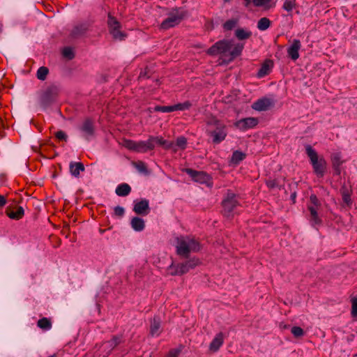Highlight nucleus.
<instances>
[{
    "label": "nucleus",
    "instance_id": "nucleus-30",
    "mask_svg": "<svg viewBox=\"0 0 357 357\" xmlns=\"http://www.w3.org/2000/svg\"><path fill=\"white\" fill-rule=\"evenodd\" d=\"M37 326L43 330L47 331L52 328V322L49 319L43 317L38 321Z\"/></svg>",
    "mask_w": 357,
    "mask_h": 357
},
{
    "label": "nucleus",
    "instance_id": "nucleus-34",
    "mask_svg": "<svg viewBox=\"0 0 357 357\" xmlns=\"http://www.w3.org/2000/svg\"><path fill=\"white\" fill-rule=\"evenodd\" d=\"M121 337L114 336L110 340L107 341L106 344L108 345V347L110 348V350L112 351L116 347H117L121 343Z\"/></svg>",
    "mask_w": 357,
    "mask_h": 357
},
{
    "label": "nucleus",
    "instance_id": "nucleus-50",
    "mask_svg": "<svg viewBox=\"0 0 357 357\" xmlns=\"http://www.w3.org/2000/svg\"><path fill=\"white\" fill-rule=\"evenodd\" d=\"M178 351L175 349H172L169 351L167 357H178Z\"/></svg>",
    "mask_w": 357,
    "mask_h": 357
},
{
    "label": "nucleus",
    "instance_id": "nucleus-19",
    "mask_svg": "<svg viewBox=\"0 0 357 357\" xmlns=\"http://www.w3.org/2000/svg\"><path fill=\"white\" fill-rule=\"evenodd\" d=\"M273 67V62L270 60L267 59L261 65V68L259 69L257 76L259 78H262L266 75H268L271 71V69Z\"/></svg>",
    "mask_w": 357,
    "mask_h": 357
},
{
    "label": "nucleus",
    "instance_id": "nucleus-48",
    "mask_svg": "<svg viewBox=\"0 0 357 357\" xmlns=\"http://www.w3.org/2000/svg\"><path fill=\"white\" fill-rule=\"evenodd\" d=\"M268 188L272 189L278 186V183L275 179H269L266 181Z\"/></svg>",
    "mask_w": 357,
    "mask_h": 357
},
{
    "label": "nucleus",
    "instance_id": "nucleus-39",
    "mask_svg": "<svg viewBox=\"0 0 357 357\" xmlns=\"http://www.w3.org/2000/svg\"><path fill=\"white\" fill-rule=\"evenodd\" d=\"M134 167L142 173H146L147 172V167L143 161H137L133 162Z\"/></svg>",
    "mask_w": 357,
    "mask_h": 357
},
{
    "label": "nucleus",
    "instance_id": "nucleus-52",
    "mask_svg": "<svg viewBox=\"0 0 357 357\" xmlns=\"http://www.w3.org/2000/svg\"><path fill=\"white\" fill-rule=\"evenodd\" d=\"M336 174L339 175L341 173L340 166H333Z\"/></svg>",
    "mask_w": 357,
    "mask_h": 357
},
{
    "label": "nucleus",
    "instance_id": "nucleus-4",
    "mask_svg": "<svg viewBox=\"0 0 357 357\" xmlns=\"http://www.w3.org/2000/svg\"><path fill=\"white\" fill-rule=\"evenodd\" d=\"M238 195L232 190H228L222 200V215L227 218L232 219L236 213V209L241 206Z\"/></svg>",
    "mask_w": 357,
    "mask_h": 357
},
{
    "label": "nucleus",
    "instance_id": "nucleus-8",
    "mask_svg": "<svg viewBox=\"0 0 357 357\" xmlns=\"http://www.w3.org/2000/svg\"><path fill=\"white\" fill-rule=\"evenodd\" d=\"M107 25L109 33L113 38L119 40H124L127 37V33L121 30V23L117 19L110 14H108Z\"/></svg>",
    "mask_w": 357,
    "mask_h": 357
},
{
    "label": "nucleus",
    "instance_id": "nucleus-20",
    "mask_svg": "<svg viewBox=\"0 0 357 357\" xmlns=\"http://www.w3.org/2000/svg\"><path fill=\"white\" fill-rule=\"evenodd\" d=\"M89 29V25L86 23L76 24L73 28L70 36L72 38H78L83 36Z\"/></svg>",
    "mask_w": 357,
    "mask_h": 357
},
{
    "label": "nucleus",
    "instance_id": "nucleus-31",
    "mask_svg": "<svg viewBox=\"0 0 357 357\" xmlns=\"http://www.w3.org/2000/svg\"><path fill=\"white\" fill-rule=\"evenodd\" d=\"M271 24V20L267 17L261 18L257 22V28L260 31H266Z\"/></svg>",
    "mask_w": 357,
    "mask_h": 357
},
{
    "label": "nucleus",
    "instance_id": "nucleus-27",
    "mask_svg": "<svg viewBox=\"0 0 357 357\" xmlns=\"http://www.w3.org/2000/svg\"><path fill=\"white\" fill-rule=\"evenodd\" d=\"M235 36L240 40H246L252 36V32L243 28H238L235 31Z\"/></svg>",
    "mask_w": 357,
    "mask_h": 357
},
{
    "label": "nucleus",
    "instance_id": "nucleus-45",
    "mask_svg": "<svg viewBox=\"0 0 357 357\" xmlns=\"http://www.w3.org/2000/svg\"><path fill=\"white\" fill-rule=\"evenodd\" d=\"M55 137L60 141H67L68 136L62 130H59L55 133Z\"/></svg>",
    "mask_w": 357,
    "mask_h": 357
},
{
    "label": "nucleus",
    "instance_id": "nucleus-5",
    "mask_svg": "<svg viewBox=\"0 0 357 357\" xmlns=\"http://www.w3.org/2000/svg\"><path fill=\"white\" fill-rule=\"evenodd\" d=\"M305 152L310 159L314 173L319 178H322L326 171L327 162L324 157H319L317 151L310 146H305Z\"/></svg>",
    "mask_w": 357,
    "mask_h": 357
},
{
    "label": "nucleus",
    "instance_id": "nucleus-22",
    "mask_svg": "<svg viewBox=\"0 0 357 357\" xmlns=\"http://www.w3.org/2000/svg\"><path fill=\"white\" fill-rule=\"evenodd\" d=\"M340 194L344 203L349 206L351 204L352 201L351 199V189L345 185H343L340 188Z\"/></svg>",
    "mask_w": 357,
    "mask_h": 357
},
{
    "label": "nucleus",
    "instance_id": "nucleus-21",
    "mask_svg": "<svg viewBox=\"0 0 357 357\" xmlns=\"http://www.w3.org/2000/svg\"><path fill=\"white\" fill-rule=\"evenodd\" d=\"M149 137L152 145L155 146V144H157L165 149H169L172 147V144L165 139L162 137H155L151 135Z\"/></svg>",
    "mask_w": 357,
    "mask_h": 357
},
{
    "label": "nucleus",
    "instance_id": "nucleus-24",
    "mask_svg": "<svg viewBox=\"0 0 357 357\" xmlns=\"http://www.w3.org/2000/svg\"><path fill=\"white\" fill-rule=\"evenodd\" d=\"M130 225L132 228L137 231H141L145 227V222L144 220L139 217H134L132 218Z\"/></svg>",
    "mask_w": 357,
    "mask_h": 357
},
{
    "label": "nucleus",
    "instance_id": "nucleus-3",
    "mask_svg": "<svg viewBox=\"0 0 357 357\" xmlns=\"http://www.w3.org/2000/svg\"><path fill=\"white\" fill-rule=\"evenodd\" d=\"M206 123L208 127L206 132L213 137L214 144H220L225 139L227 135V127L221 121L211 115L207 117Z\"/></svg>",
    "mask_w": 357,
    "mask_h": 357
},
{
    "label": "nucleus",
    "instance_id": "nucleus-38",
    "mask_svg": "<svg viewBox=\"0 0 357 357\" xmlns=\"http://www.w3.org/2000/svg\"><path fill=\"white\" fill-rule=\"evenodd\" d=\"M237 24V20L235 19H231L226 21L223 24V28L225 30L231 31L232 30L236 25Z\"/></svg>",
    "mask_w": 357,
    "mask_h": 357
},
{
    "label": "nucleus",
    "instance_id": "nucleus-14",
    "mask_svg": "<svg viewBox=\"0 0 357 357\" xmlns=\"http://www.w3.org/2000/svg\"><path fill=\"white\" fill-rule=\"evenodd\" d=\"M273 105V101L267 98H262L255 101L252 107L253 109L259 112L266 111Z\"/></svg>",
    "mask_w": 357,
    "mask_h": 357
},
{
    "label": "nucleus",
    "instance_id": "nucleus-6",
    "mask_svg": "<svg viewBox=\"0 0 357 357\" xmlns=\"http://www.w3.org/2000/svg\"><path fill=\"white\" fill-rule=\"evenodd\" d=\"M188 12L182 8H172L168 17L164 20L160 25L161 29L167 30L179 24L187 16Z\"/></svg>",
    "mask_w": 357,
    "mask_h": 357
},
{
    "label": "nucleus",
    "instance_id": "nucleus-51",
    "mask_svg": "<svg viewBox=\"0 0 357 357\" xmlns=\"http://www.w3.org/2000/svg\"><path fill=\"white\" fill-rule=\"evenodd\" d=\"M6 204V199L4 196L0 195V208L4 206Z\"/></svg>",
    "mask_w": 357,
    "mask_h": 357
},
{
    "label": "nucleus",
    "instance_id": "nucleus-41",
    "mask_svg": "<svg viewBox=\"0 0 357 357\" xmlns=\"http://www.w3.org/2000/svg\"><path fill=\"white\" fill-rule=\"evenodd\" d=\"M291 332L295 337H301L304 335L303 329L299 326H293Z\"/></svg>",
    "mask_w": 357,
    "mask_h": 357
},
{
    "label": "nucleus",
    "instance_id": "nucleus-33",
    "mask_svg": "<svg viewBox=\"0 0 357 357\" xmlns=\"http://www.w3.org/2000/svg\"><path fill=\"white\" fill-rule=\"evenodd\" d=\"M155 112H172L176 111L175 105L170 106H160L157 105L154 107Z\"/></svg>",
    "mask_w": 357,
    "mask_h": 357
},
{
    "label": "nucleus",
    "instance_id": "nucleus-29",
    "mask_svg": "<svg viewBox=\"0 0 357 357\" xmlns=\"http://www.w3.org/2000/svg\"><path fill=\"white\" fill-rule=\"evenodd\" d=\"M245 156L246 155L244 153L239 151H235L232 153L231 162L233 164L238 165L240 162H241L245 158Z\"/></svg>",
    "mask_w": 357,
    "mask_h": 357
},
{
    "label": "nucleus",
    "instance_id": "nucleus-36",
    "mask_svg": "<svg viewBox=\"0 0 357 357\" xmlns=\"http://www.w3.org/2000/svg\"><path fill=\"white\" fill-rule=\"evenodd\" d=\"M123 146L128 149V150L135 151L136 141H133L132 139H124L122 142Z\"/></svg>",
    "mask_w": 357,
    "mask_h": 357
},
{
    "label": "nucleus",
    "instance_id": "nucleus-32",
    "mask_svg": "<svg viewBox=\"0 0 357 357\" xmlns=\"http://www.w3.org/2000/svg\"><path fill=\"white\" fill-rule=\"evenodd\" d=\"M49 73V70L47 67H40L37 70V78L40 80L44 81Z\"/></svg>",
    "mask_w": 357,
    "mask_h": 357
},
{
    "label": "nucleus",
    "instance_id": "nucleus-53",
    "mask_svg": "<svg viewBox=\"0 0 357 357\" xmlns=\"http://www.w3.org/2000/svg\"><path fill=\"white\" fill-rule=\"evenodd\" d=\"M52 238L56 239L57 241V244L54 245V247H59L61 245V240L58 238L56 236H52Z\"/></svg>",
    "mask_w": 357,
    "mask_h": 357
},
{
    "label": "nucleus",
    "instance_id": "nucleus-46",
    "mask_svg": "<svg viewBox=\"0 0 357 357\" xmlns=\"http://www.w3.org/2000/svg\"><path fill=\"white\" fill-rule=\"evenodd\" d=\"M114 215L117 217L121 218L124 215V208L121 206H116L114 209Z\"/></svg>",
    "mask_w": 357,
    "mask_h": 357
},
{
    "label": "nucleus",
    "instance_id": "nucleus-7",
    "mask_svg": "<svg viewBox=\"0 0 357 357\" xmlns=\"http://www.w3.org/2000/svg\"><path fill=\"white\" fill-rule=\"evenodd\" d=\"M199 264L200 262L198 259L192 258L181 264H175L172 263L167 270L171 275H181L188 273L190 269L195 268Z\"/></svg>",
    "mask_w": 357,
    "mask_h": 357
},
{
    "label": "nucleus",
    "instance_id": "nucleus-1",
    "mask_svg": "<svg viewBox=\"0 0 357 357\" xmlns=\"http://www.w3.org/2000/svg\"><path fill=\"white\" fill-rule=\"evenodd\" d=\"M243 49L244 43H235L233 40L223 39L217 41L206 52L212 56L220 55L228 57V61H231L242 54Z\"/></svg>",
    "mask_w": 357,
    "mask_h": 357
},
{
    "label": "nucleus",
    "instance_id": "nucleus-12",
    "mask_svg": "<svg viewBox=\"0 0 357 357\" xmlns=\"http://www.w3.org/2000/svg\"><path fill=\"white\" fill-rule=\"evenodd\" d=\"M258 119L255 117L242 119L236 122L235 126L241 130L253 128L258 124Z\"/></svg>",
    "mask_w": 357,
    "mask_h": 357
},
{
    "label": "nucleus",
    "instance_id": "nucleus-40",
    "mask_svg": "<svg viewBox=\"0 0 357 357\" xmlns=\"http://www.w3.org/2000/svg\"><path fill=\"white\" fill-rule=\"evenodd\" d=\"M62 54L65 58H67L68 59H73L75 56L73 49L69 47H66L63 50Z\"/></svg>",
    "mask_w": 357,
    "mask_h": 357
},
{
    "label": "nucleus",
    "instance_id": "nucleus-35",
    "mask_svg": "<svg viewBox=\"0 0 357 357\" xmlns=\"http://www.w3.org/2000/svg\"><path fill=\"white\" fill-rule=\"evenodd\" d=\"M296 0H285L282 5L283 9L287 12L292 11V10L296 8Z\"/></svg>",
    "mask_w": 357,
    "mask_h": 357
},
{
    "label": "nucleus",
    "instance_id": "nucleus-44",
    "mask_svg": "<svg viewBox=\"0 0 357 357\" xmlns=\"http://www.w3.org/2000/svg\"><path fill=\"white\" fill-rule=\"evenodd\" d=\"M333 166H341L342 161L340 154H335L332 158Z\"/></svg>",
    "mask_w": 357,
    "mask_h": 357
},
{
    "label": "nucleus",
    "instance_id": "nucleus-56",
    "mask_svg": "<svg viewBox=\"0 0 357 357\" xmlns=\"http://www.w3.org/2000/svg\"><path fill=\"white\" fill-rule=\"evenodd\" d=\"M145 76V74H143V73H141L139 74V79H142V77H144Z\"/></svg>",
    "mask_w": 357,
    "mask_h": 357
},
{
    "label": "nucleus",
    "instance_id": "nucleus-18",
    "mask_svg": "<svg viewBox=\"0 0 357 357\" xmlns=\"http://www.w3.org/2000/svg\"><path fill=\"white\" fill-rule=\"evenodd\" d=\"M155 149V145H152L149 137L147 141H138L136 142L135 152L146 153L149 151H152Z\"/></svg>",
    "mask_w": 357,
    "mask_h": 357
},
{
    "label": "nucleus",
    "instance_id": "nucleus-25",
    "mask_svg": "<svg viewBox=\"0 0 357 357\" xmlns=\"http://www.w3.org/2000/svg\"><path fill=\"white\" fill-rule=\"evenodd\" d=\"M317 209L318 208L317 207L308 206V210L310 213V220L312 225H319L321 222V220L318 216Z\"/></svg>",
    "mask_w": 357,
    "mask_h": 357
},
{
    "label": "nucleus",
    "instance_id": "nucleus-47",
    "mask_svg": "<svg viewBox=\"0 0 357 357\" xmlns=\"http://www.w3.org/2000/svg\"><path fill=\"white\" fill-rule=\"evenodd\" d=\"M271 0H252V3L254 6L259 7L263 6L268 3Z\"/></svg>",
    "mask_w": 357,
    "mask_h": 357
},
{
    "label": "nucleus",
    "instance_id": "nucleus-26",
    "mask_svg": "<svg viewBox=\"0 0 357 357\" xmlns=\"http://www.w3.org/2000/svg\"><path fill=\"white\" fill-rule=\"evenodd\" d=\"M84 171V166L82 162H71L70 164V172L74 176L77 177L80 172Z\"/></svg>",
    "mask_w": 357,
    "mask_h": 357
},
{
    "label": "nucleus",
    "instance_id": "nucleus-15",
    "mask_svg": "<svg viewBox=\"0 0 357 357\" xmlns=\"http://www.w3.org/2000/svg\"><path fill=\"white\" fill-rule=\"evenodd\" d=\"M301 48V43L299 40L294 39L291 45L287 49L288 56L293 60L296 61L299 58V50Z\"/></svg>",
    "mask_w": 357,
    "mask_h": 357
},
{
    "label": "nucleus",
    "instance_id": "nucleus-54",
    "mask_svg": "<svg viewBox=\"0 0 357 357\" xmlns=\"http://www.w3.org/2000/svg\"><path fill=\"white\" fill-rule=\"evenodd\" d=\"M251 2H252V0H244L245 6L248 7Z\"/></svg>",
    "mask_w": 357,
    "mask_h": 357
},
{
    "label": "nucleus",
    "instance_id": "nucleus-37",
    "mask_svg": "<svg viewBox=\"0 0 357 357\" xmlns=\"http://www.w3.org/2000/svg\"><path fill=\"white\" fill-rule=\"evenodd\" d=\"M192 106V103L189 101H185L182 103H178L175 105L176 111H184L189 109Z\"/></svg>",
    "mask_w": 357,
    "mask_h": 357
},
{
    "label": "nucleus",
    "instance_id": "nucleus-10",
    "mask_svg": "<svg viewBox=\"0 0 357 357\" xmlns=\"http://www.w3.org/2000/svg\"><path fill=\"white\" fill-rule=\"evenodd\" d=\"M133 211L137 215H148L150 212L149 201L146 199L134 201Z\"/></svg>",
    "mask_w": 357,
    "mask_h": 357
},
{
    "label": "nucleus",
    "instance_id": "nucleus-42",
    "mask_svg": "<svg viewBox=\"0 0 357 357\" xmlns=\"http://www.w3.org/2000/svg\"><path fill=\"white\" fill-rule=\"evenodd\" d=\"M176 144L181 149H185L187 145V139L185 137H179L176 139Z\"/></svg>",
    "mask_w": 357,
    "mask_h": 357
},
{
    "label": "nucleus",
    "instance_id": "nucleus-43",
    "mask_svg": "<svg viewBox=\"0 0 357 357\" xmlns=\"http://www.w3.org/2000/svg\"><path fill=\"white\" fill-rule=\"evenodd\" d=\"M351 314L353 317H357V298H353L351 299Z\"/></svg>",
    "mask_w": 357,
    "mask_h": 357
},
{
    "label": "nucleus",
    "instance_id": "nucleus-17",
    "mask_svg": "<svg viewBox=\"0 0 357 357\" xmlns=\"http://www.w3.org/2000/svg\"><path fill=\"white\" fill-rule=\"evenodd\" d=\"M224 343V335L222 332L217 333L209 344V350L217 352Z\"/></svg>",
    "mask_w": 357,
    "mask_h": 357
},
{
    "label": "nucleus",
    "instance_id": "nucleus-16",
    "mask_svg": "<svg viewBox=\"0 0 357 357\" xmlns=\"http://www.w3.org/2000/svg\"><path fill=\"white\" fill-rule=\"evenodd\" d=\"M161 333L160 319L159 317H154L151 320L149 333L152 337H158Z\"/></svg>",
    "mask_w": 357,
    "mask_h": 357
},
{
    "label": "nucleus",
    "instance_id": "nucleus-13",
    "mask_svg": "<svg viewBox=\"0 0 357 357\" xmlns=\"http://www.w3.org/2000/svg\"><path fill=\"white\" fill-rule=\"evenodd\" d=\"M80 130L84 133V137L89 140L95 133L94 121L91 119H85L80 126Z\"/></svg>",
    "mask_w": 357,
    "mask_h": 357
},
{
    "label": "nucleus",
    "instance_id": "nucleus-55",
    "mask_svg": "<svg viewBox=\"0 0 357 357\" xmlns=\"http://www.w3.org/2000/svg\"><path fill=\"white\" fill-rule=\"evenodd\" d=\"M3 25L1 22H0V34L3 32Z\"/></svg>",
    "mask_w": 357,
    "mask_h": 357
},
{
    "label": "nucleus",
    "instance_id": "nucleus-23",
    "mask_svg": "<svg viewBox=\"0 0 357 357\" xmlns=\"http://www.w3.org/2000/svg\"><path fill=\"white\" fill-rule=\"evenodd\" d=\"M131 192V188L128 183L119 184L116 190V194L119 197H126Z\"/></svg>",
    "mask_w": 357,
    "mask_h": 357
},
{
    "label": "nucleus",
    "instance_id": "nucleus-9",
    "mask_svg": "<svg viewBox=\"0 0 357 357\" xmlns=\"http://www.w3.org/2000/svg\"><path fill=\"white\" fill-rule=\"evenodd\" d=\"M191 178L192 179L197 183L202 184H206L209 185L212 184V178L211 176L205 172L202 171H197L190 168H186L184 170Z\"/></svg>",
    "mask_w": 357,
    "mask_h": 357
},
{
    "label": "nucleus",
    "instance_id": "nucleus-2",
    "mask_svg": "<svg viewBox=\"0 0 357 357\" xmlns=\"http://www.w3.org/2000/svg\"><path fill=\"white\" fill-rule=\"evenodd\" d=\"M202 249L200 242L190 236H181L176 238V254L185 259L190 257L191 252H197Z\"/></svg>",
    "mask_w": 357,
    "mask_h": 357
},
{
    "label": "nucleus",
    "instance_id": "nucleus-28",
    "mask_svg": "<svg viewBox=\"0 0 357 357\" xmlns=\"http://www.w3.org/2000/svg\"><path fill=\"white\" fill-rule=\"evenodd\" d=\"M58 93H59V89H58L57 86L52 85V86H49L45 90L43 96L46 100H51V99L55 98L56 96H57Z\"/></svg>",
    "mask_w": 357,
    "mask_h": 357
},
{
    "label": "nucleus",
    "instance_id": "nucleus-49",
    "mask_svg": "<svg viewBox=\"0 0 357 357\" xmlns=\"http://www.w3.org/2000/svg\"><path fill=\"white\" fill-rule=\"evenodd\" d=\"M311 203L313 204L312 206L318 208V206L319 205V199L317 197L316 195H312L310 197Z\"/></svg>",
    "mask_w": 357,
    "mask_h": 357
},
{
    "label": "nucleus",
    "instance_id": "nucleus-11",
    "mask_svg": "<svg viewBox=\"0 0 357 357\" xmlns=\"http://www.w3.org/2000/svg\"><path fill=\"white\" fill-rule=\"evenodd\" d=\"M6 215L13 220H20L24 215L23 207L17 205L8 206L5 211Z\"/></svg>",
    "mask_w": 357,
    "mask_h": 357
}]
</instances>
